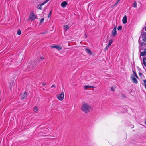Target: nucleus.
<instances>
[{
	"mask_svg": "<svg viewBox=\"0 0 146 146\" xmlns=\"http://www.w3.org/2000/svg\"><path fill=\"white\" fill-rule=\"evenodd\" d=\"M81 109L85 113H88L93 110L92 107L89 104L86 103L83 104Z\"/></svg>",
	"mask_w": 146,
	"mask_h": 146,
	"instance_id": "obj_1",
	"label": "nucleus"
},
{
	"mask_svg": "<svg viewBox=\"0 0 146 146\" xmlns=\"http://www.w3.org/2000/svg\"><path fill=\"white\" fill-rule=\"evenodd\" d=\"M35 67L34 62H31L29 64L27 67V70L30 71L33 69Z\"/></svg>",
	"mask_w": 146,
	"mask_h": 146,
	"instance_id": "obj_2",
	"label": "nucleus"
},
{
	"mask_svg": "<svg viewBox=\"0 0 146 146\" xmlns=\"http://www.w3.org/2000/svg\"><path fill=\"white\" fill-rule=\"evenodd\" d=\"M36 18V16L34 15L33 13H31L30 14L29 18V20L32 21L34 20Z\"/></svg>",
	"mask_w": 146,
	"mask_h": 146,
	"instance_id": "obj_3",
	"label": "nucleus"
},
{
	"mask_svg": "<svg viewBox=\"0 0 146 146\" xmlns=\"http://www.w3.org/2000/svg\"><path fill=\"white\" fill-rule=\"evenodd\" d=\"M57 98L60 100H62L64 99V93L62 92L60 94L58 95L57 96Z\"/></svg>",
	"mask_w": 146,
	"mask_h": 146,
	"instance_id": "obj_4",
	"label": "nucleus"
},
{
	"mask_svg": "<svg viewBox=\"0 0 146 146\" xmlns=\"http://www.w3.org/2000/svg\"><path fill=\"white\" fill-rule=\"evenodd\" d=\"M52 48H55L57 49L61 50L62 49V47L59 45H55L54 46H50Z\"/></svg>",
	"mask_w": 146,
	"mask_h": 146,
	"instance_id": "obj_5",
	"label": "nucleus"
},
{
	"mask_svg": "<svg viewBox=\"0 0 146 146\" xmlns=\"http://www.w3.org/2000/svg\"><path fill=\"white\" fill-rule=\"evenodd\" d=\"M117 34L116 27H115L112 31L111 35L113 37H115Z\"/></svg>",
	"mask_w": 146,
	"mask_h": 146,
	"instance_id": "obj_6",
	"label": "nucleus"
},
{
	"mask_svg": "<svg viewBox=\"0 0 146 146\" xmlns=\"http://www.w3.org/2000/svg\"><path fill=\"white\" fill-rule=\"evenodd\" d=\"M49 0H46L43 3L38 5L37 6V7L38 8V9L39 10H41L42 8V6L47 3Z\"/></svg>",
	"mask_w": 146,
	"mask_h": 146,
	"instance_id": "obj_7",
	"label": "nucleus"
},
{
	"mask_svg": "<svg viewBox=\"0 0 146 146\" xmlns=\"http://www.w3.org/2000/svg\"><path fill=\"white\" fill-rule=\"evenodd\" d=\"M86 52L90 55H92L93 54V52H92L88 48L85 49Z\"/></svg>",
	"mask_w": 146,
	"mask_h": 146,
	"instance_id": "obj_8",
	"label": "nucleus"
},
{
	"mask_svg": "<svg viewBox=\"0 0 146 146\" xmlns=\"http://www.w3.org/2000/svg\"><path fill=\"white\" fill-rule=\"evenodd\" d=\"M131 79L132 80V82L133 83L137 84L138 82L137 80L133 76L131 77Z\"/></svg>",
	"mask_w": 146,
	"mask_h": 146,
	"instance_id": "obj_9",
	"label": "nucleus"
},
{
	"mask_svg": "<svg viewBox=\"0 0 146 146\" xmlns=\"http://www.w3.org/2000/svg\"><path fill=\"white\" fill-rule=\"evenodd\" d=\"M127 17L126 15H125L123 17V19H122V21L123 23L124 24H125L127 22Z\"/></svg>",
	"mask_w": 146,
	"mask_h": 146,
	"instance_id": "obj_10",
	"label": "nucleus"
},
{
	"mask_svg": "<svg viewBox=\"0 0 146 146\" xmlns=\"http://www.w3.org/2000/svg\"><path fill=\"white\" fill-rule=\"evenodd\" d=\"M94 86L89 85H85L84 86V88L85 90H88V88H94Z\"/></svg>",
	"mask_w": 146,
	"mask_h": 146,
	"instance_id": "obj_11",
	"label": "nucleus"
},
{
	"mask_svg": "<svg viewBox=\"0 0 146 146\" xmlns=\"http://www.w3.org/2000/svg\"><path fill=\"white\" fill-rule=\"evenodd\" d=\"M67 5V3L66 1H64L61 3V5L62 7H64Z\"/></svg>",
	"mask_w": 146,
	"mask_h": 146,
	"instance_id": "obj_12",
	"label": "nucleus"
},
{
	"mask_svg": "<svg viewBox=\"0 0 146 146\" xmlns=\"http://www.w3.org/2000/svg\"><path fill=\"white\" fill-rule=\"evenodd\" d=\"M27 96V93L25 92L23 94H21V98L22 99H24Z\"/></svg>",
	"mask_w": 146,
	"mask_h": 146,
	"instance_id": "obj_13",
	"label": "nucleus"
},
{
	"mask_svg": "<svg viewBox=\"0 0 146 146\" xmlns=\"http://www.w3.org/2000/svg\"><path fill=\"white\" fill-rule=\"evenodd\" d=\"M63 28L65 31H66L67 30H68L69 28V26L67 25H64L63 26Z\"/></svg>",
	"mask_w": 146,
	"mask_h": 146,
	"instance_id": "obj_14",
	"label": "nucleus"
},
{
	"mask_svg": "<svg viewBox=\"0 0 146 146\" xmlns=\"http://www.w3.org/2000/svg\"><path fill=\"white\" fill-rule=\"evenodd\" d=\"M38 107L36 106L34 107L33 109V111L35 112H36L38 111Z\"/></svg>",
	"mask_w": 146,
	"mask_h": 146,
	"instance_id": "obj_15",
	"label": "nucleus"
},
{
	"mask_svg": "<svg viewBox=\"0 0 146 146\" xmlns=\"http://www.w3.org/2000/svg\"><path fill=\"white\" fill-rule=\"evenodd\" d=\"M143 64L144 65L146 66V57L144 58L143 60Z\"/></svg>",
	"mask_w": 146,
	"mask_h": 146,
	"instance_id": "obj_16",
	"label": "nucleus"
},
{
	"mask_svg": "<svg viewBox=\"0 0 146 146\" xmlns=\"http://www.w3.org/2000/svg\"><path fill=\"white\" fill-rule=\"evenodd\" d=\"M14 81H13L11 82L10 83V85H9V87L10 88H11L12 87V86L13 84Z\"/></svg>",
	"mask_w": 146,
	"mask_h": 146,
	"instance_id": "obj_17",
	"label": "nucleus"
},
{
	"mask_svg": "<svg viewBox=\"0 0 146 146\" xmlns=\"http://www.w3.org/2000/svg\"><path fill=\"white\" fill-rule=\"evenodd\" d=\"M146 54V52H142L141 53V55L142 56H145V55Z\"/></svg>",
	"mask_w": 146,
	"mask_h": 146,
	"instance_id": "obj_18",
	"label": "nucleus"
},
{
	"mask_svg": "<svg viewBox=\"0 0 146 146\" xmlns=\"http://www.w3.org/2000/svg\"><path fill=\"white\" fill-rule=\"evenodd\" d=\"M133 74H134V76H135L137 78H139V77H138V76L137 75L136 72L134 71L133 70Z\"/></svg>",
	"mask_w": 146,
	"mask_h": 146,
	"instance_id": "obj_19",
	"label": "nucleus"
},
{
	"mask_svg": "<svg viewBox=\"0 0 146 146\" xmlns=\"http://www.w3.org/2000/svg\"><path fill=\"white\" fill-rule=\"evenodd\" d=\"M113 40L112 39H111L109 41V43L108 45H109V46H111V44L113 42Z\"/></svg>",
	"mask_w": 146,
	"mask_h": 146,
	"instance_id": "obj_20",
	"label": "nucleus"
},
{
	"mask_svg": "<svg viewBox=\"0 0 146 146\" xmlns=\"http://www.w3.org/2000/svg\"><path fill=\"white\" fill-rule=\"evenodd\" d=\"M133 7H134V8H135L137 7V3L136 1H135L134 2V3L133 5Z\"/></svg>",
	"mask_w": 146,
	"mask_h": 146,
	"instance_id": "obj_21",
	"label": "nucleus"
},
{
	"mask_svg": "<svg viewBox=\"0 0 146 146\" xmlns=\"http://www.w3.org/2000/svg\"><path fill=\"white\" fill-rule=\"evenodd\" d=\"M122 29V27L121 26H119L118 27L117 29L118 30H121Z\"/></svg>",
	"mask_w": 146,
	"mask_h": 146,
	"instance_id": "obj_22",
	"label": "nucleus"
},
{
	"mask_svg": "<svg viewBox=\"0 0 146 146\" xmlns=\"http://www.w3.org/2000/svg\"><path fill=\"white\" fill-rule=\"evenodd\" d=\"M44 21V18H42L40 21V24H42L43 22Z\"/></svg>",
	"mask_w": 146,
	"mask_h": 146,
	"instance_id": "obj_23",
	"label": "nucleus"
},
{
	"mask_svg": "<svg viewBox=\"0 0 146 146\" xmlns=\"http://www.w3.org/2000/svg\"><path fill=\"white\" fill-rule=\"evenodd\" d=\"M120 1V0H117L116 2L115 3V4L113 6H115L116 5H117L118 3Z\"/></svg>",
	"mask_w": 146,
	"mask_h": 146,
	"instance_id": "obj_24",
	"label": "nucleus"
},
{
	"mask_svg": "<svg viewBox=\"0 0 146 146\" xmlns=\"http://www.w3.org/2000/svg\"><path fill=\"white\" fill-rule=\"evenodd\" d=\"M17 34L19 35H20L21 34V31L20 30H18L17 32Z\"/></svg>",
	"mask_w": 146,
	"mask_h": 146,
	"instance_id": "obj_25",
	"label": "nucleus"
},
{
	"mask_svg": "<svg viewBox=\"0 0 146 146\" xmlns=\"http://www.w3.org/2000/svg\"><path fill=\"white\" fill-rule=\"evenodd\" d=\"M143 40L144 42H146V35H145L144 37V38L143 39Z\"/></svg>",
	"mask_w": 146,
	"mask_h": 146,
	"instance_id": "obj_26",
	"label": "nucleus"
},
{
	"mask_svg": "<svg viewBox=\"0 0 146 146\" xmlns=\"http://www.w3.org/2000/svg\"><path fill=\"white\" fill-rule=\"evenodd\" d=\"M47 31H45L44 32L41 33H40V34H46L47 33Z\"/></svg>",
	"mask_w": 146,
	"mask_h": 146,
	"instance_id": "obj_27",
	"label": "nucleus"
},
{
	"mask_svg": "<svg viewBox=\"0 0 146 146\" xmlns=\"http://www.w3.org/2000/svg\"><path fill=\"white\" fill-rule=\"evenodd\" d=\"M110 46H109V45H107L105 48V50H107Z\"/></svg>",
	"mask_w": 146,
	"mask_h": 146,
	"instance_id": "obj_28",
	"label": "nucleus"
},
{
	"mask_svg": "<svg viewBox=\"0 0 146 146\" xmlns=\"http://www.w3.org/2000/svg\"><path fill=\"white\" fill-rule=\"evenodd\" d=\"M111 90L112 91H114V90H115V87H111Z\"/></svg>",
	"mask_w": 146,
	"mask_h": 146,
	"instance_id": "obj_29",
	"label": "nucleus"
},
{
	"mask_svg": "<svg viewBox=\"0 0 146 146\" xmlns=\"http://www.w3.org/2000/svg\"><path fill=\"white\" fill-rule=\"evenodd\" d=\"M51 11H50V12L49 13L48 15V18H49L51 16Z\"/></svg>",
	"mask_w": 146,
	"mask_h": 146,
	"instance_id": "obj_30",
	"label": "nucleus"
},
{
	"mask_svg": "<svg viewBox=\"0 0 146 146\" xmlns=\"http://www.w3.org/2000/svg\"><path fill=\"white\" fill-rule=\"evenodd\" d=\"M139 74L140 76L141 77V76L142 75H143H143L141 73V72L139 73Z\"/></svg>",
	"mask_w": 146,
	"mask_h": 146,
	"instance_id": "obj_31",
	"label": "nucleus"
},
{
	"mask_svg": "<svg viewBox=\"0 0 146 146\" xmlns=\"http://www.w3.org/2000/svg\"><path fill=\"white\" fill-rule=\"evenodd\" d=\"M122 96L123 97L125 98V95L124 94H122Z\"/></svg>",
	"mask_w": 146,
	"mask_h": 146,
	"instance_id": "obj_32",
	"label": "nucleus"
},
{
	"mask_svg": "<svg viewBox=\"0 0 146 146\" xmlns=\"http://www.w3.org/2000/svg\"><path fill=\"white\" fill-rule=\"evenodd\" d=\"M51 88H55V86L54 85H53L51 86Z\"/></svg>",
	"mask_w": 146,
	"mask_h": 146,
	"instance_id": "obj_33",
	"label": "nucleus"
},
{
	"mask_svg": "<svg viewBox=\"0 0 146 146\" xmlns=\"http://www.w3.org/2000/svg\"><path fill=\"white\" fill-rule=\"evenodd\" d=\"M44 129L46 130V131H47L48 130V129L47 128H45Z\"/></svg>",
	"mask_w": 146,
	"mask_h": 146,
	"instance_id": "obj_34",
	"label": "nucleus"
},
{
	"mask_svg": "<svg viewBox=\"0 0 146 146\" xmlns=\"http://www.w3.org/2000/svg\"><path fill=\"white\" fill-rule=\"evenodd\" d=\"M46 84V83H42V85L43 86H44Z\"/></svg>",
	"mask_w": 146,
	"mask_h": 146,
	"instance_id": "obj_35",
	"label": "nucleus"
},
{
	"mask_svg": "<svg viewBox=\"0 0 146 146\" xmlns=\"http://www.w3.org/2000/svg\"><path fill=\"white\" fill-rule=\"evenodd\" d=\"M85 37H86V38H87V35H86V34H85Z\"/></svg>",
	"mask_w": 146,
	"mask_h": 146,
	"instance_id": "obj_36",
	"label": "nucleus"
},
{
	"mask_svg": "<svg viewBox=\"0 0 146 146\" xmlns=\"http://www.w3.org/2000/svg\"><path fill=\"white\" fill-rule=\"evenodd\" d=\"M41 58L42 59H43L44 58V57H42Z\"/></svg>",
	"mask_w": 146,
	"mask_h": 146,
	"instance_id": "obj_37",
	"label": "nucleus"
},
{
	"mask_svg": "<svg viewBox=\"0 0 146 146\" xmlns=\"http://www.w3.org/2000/svg\"><path fill=\"white\" fill-rule=\"evenodd\" d=\"M145 124L146 125V119H145Z\"/></svg>",
	"mask_w": 146,
	"mask_h": 146,
	"instance_id": "obj_38",
	"label": "nucleus"
},
{
	"mask_svg": "<svg viewBox=\"0 0 146 146\" xmlns=\"http://www.w3.org/2000/svg\"><path fill=\"white\" fill-rule=\"evenodd\" d=\"M145 30L146 31V26L145 28Z\"/></svg>",
	"mask_w": 146,
	"mask_h": 146,
	"instance_id": "obj_39",
	"label": "nucleus"
}]
</instances>
